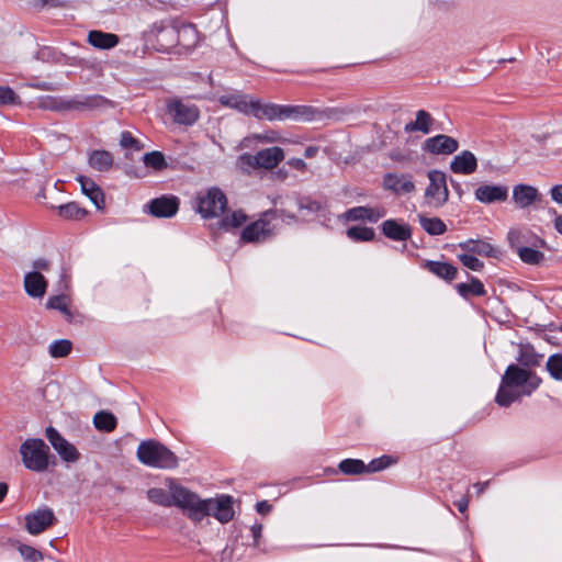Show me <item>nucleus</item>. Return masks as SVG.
I'll return each instance as SVG.
<instances>
[{
  "label": "nucleus",
  "instance_id": "f257e3e1",
  "mask_svg": "<svg viewBox=\"0 0 562 562\" xmlns=\"http://www.w3.org/2000/svg\"><path fill=\"white\" fill-rule=\"evenodd\" d=\"M541 383V379L532 371L516 364L507 367L495 401L499 406L507 407L522 395H530Z\"/></svg>",
  "mask_w": 562,
  "mask_h": 562
},
{
  "label": "nucleus",
  "instance_id": "f03ea898",
  "mask_svg": "<svg viewBox=\"0 0 562 562\" xmlns=\"http://www.w3.org/2000/svg\"><path fill=\"white\" fill-rule=\"evenodd\" d=\"M192 507L189 518L193 521H201L205 516H213L220 522L226 524L234 517L233 498L222 495L217 498L201 499L193 493Z\"/></svg>",
  "mask_w": 562,
  "mask_h": 562
},
{
  "label": "nucleus",
  "instance_id": "7ed1b4c3",
  "mask_svg": "<svg viewBox=\"0 0 562 562\" xmlns=\"http://www.w3.org/2000/svg\"><path fill=\"white\" fill-rule=\"evenodd\" d=\"M168 490L153 487L147 491V498L159 506H177L189 517L190 507H192L193 492L178 484L173 479L168 477L165 481Z\"/></svg>",
  "mask_w": 562,
  "mask_h": 562
},
{
  "label": "nucleus",
  "instance_id": "20e7f679",
  "mask_svg": "<svg viewBox=\"0 0 562 562\" xmlns=\"http://www.w3.org/2000/svg\"><path fill=\"white\" fill-rule=\"evenodd\" d=\"M137 458L140 463L156 469L171 470L178 467L177 456L156 440H145L138 445Z\"/></svg>",
  "mask_w": 562,
  "mask_h": 562
},
{
  "label": "nucleus",
  "instance_id": "39448f33",
  "mask_svg": "<svg viewBox=\"0 0 562 562\" xmlns=\"http://www.w3.org/2000/svg\"><path fill=\"white\" fill-rule=\"evenodd\" d=\"M23 465L33 472L42 473L49 468V447L40 438H29L20 446Z\"/></svg>",
  "mask_w": 562,
  "mask_h": 562
},
{
  "label": "nucleus",
  "instance_id": "423d86ee",
  "mask_svg": "<svg viewBox=\"0 0 562 562\" xmlns=\"http://www.w3.org/2000/svg\"><path fill=\"white\" fill-rule=\"evenodd\" d=\"M284 159V151L281 147H269L257 151L255 155L243 154L237 159L238 168L244 172L254 169H274Z\"/></svg>",
  "mask_w": 562,
  "mask_h": 562
},
{
  "label": "nucleus",
  "instance_id": "0eeeda50",
  "mask_svg": "<svg viewBox=\"0 0 562 562\" xmlns=\"http://www.w3.org/2000/svg\"><path fill=\"white\" fill-rule=\"evenodd\" d=\"M105 102L101 95H77L69 99L45 97L40 100V106L54 111H82L99 108Z\"/></svg>",
  "mask_w": 562,
  "mask_h": 562
},
{
  "label": "nucleus",
  "instance_id": "6e6552de",
  "mask_svg": "<svg viewBox=\"0 0 562 562\" xmlns=\"http://www.w3.org/2000/svg\"><path fill=\"white\" fill-rule=\"evenodd\" d=\"M220 103L245 115H251L258 120H268L269 103H262L251 95L243 93L224 94L220 97Z\"/></svg>",
  "mask_w": 562,
  "mask_h": 562
},
{
  "label": "nucleus",
  "instance_id": "1a4fd4ad",
  "mask_svg": "<svg viewBox=\"0 0 562 562\" xmlns=\"http://www.w3.org/2000/svg\"><path fill=\"white\" fill-rule=\"evenodd\" d=\"M427 178L429 183L424 193L425 204L434 209L442 207L449 200L446 173L432 169L427 172Z\"/></svg>",
  "mask_w": 562,
  "mask_h": 562
},
{
  "label": "nucleus",
  "instance_id": "9d476101",
  "mask_svg": "<svg viewBox=\"0 0 562 562\" xmlns=\"http://www.w3.org/2000/svg\"><path fill=\"white\" fill-rule=\"evenodd\" d=\"M318 110L311 105H281L269 103L268 121L292 120L296 122H311L318 115Z\"/></svg>",
  "mask_w": 562,
  "mask_h": 562
},
{
  "label": "nucleus",
  "instance_id": "9b49d317",
  "mask_svg": "<svg viewBox=\"0 0 562 562\" xmlns=\"http://www.w3.org/2000/svg\"><path fill=\"white\" fill-rule=\"evenodd\" d=\"M227 205V199L224 192L214 187L204 193L196 195V211L204 218L218 217Z\"/></svg>",
  "mask_w": 562,
  "mask_h": 562
},
{
  "label": "nucleus",
  "instance_id": "f8f14e48",
  "mask_svg": "<svg viewBox=\"0 0 562 562\" xmlns=\"http://www.w3.org/2000/svg\"><path fill=\"white\" fill-rule=\"evenodd\" d=\"M25 529L32 536H37L57 524L54 510L47 506L38 507L24 517Z\"/></svg>",
  "mask_w": 562,
  "mask_h": 562
},
{
  "label": "nucleus",
  "instance_id": "ddd939ff",
  "mask_svg": "<svg viewBox=\"0 0 562 562\" xmlns=\"http://www.w3.org/2000/svg\"><path fill=\"white\" fill-rule=\"evenodd\" d=\"M45 436L65 462L74 463L80 459V453L77 448L66 440L56 428L52 426L47 427Z\"/></svg>",
  "mask_w": 562,
  "mask_h": 562
},
{
  "label": "nucleus",
  "instance_id": "4468645a",
  "mask_svg": "<svg viewBox=\"0 0 562 562\" xmlns=\"http://www.w3.org/2000/svg\"><path fill=\"white\" fill-rule=\"evenodd\" d=\"M144 210L155 217L169 218L178 212L179 199L173 195H161L149 201Z\"/></svg>",
  "mask_w": 562,
  "mask_h": 562
},
{
  "label": "nucleus",
  "instance_id": "2eb2a0df",
  "mask_svg": "<svg viewBox=\"0 0 562 562\" xmlns=\"http://www.w3.org/2000/svg\"><path fill=\"white\" fill-rule=\"evenodd\" d=\"M383 188L396 195H406L416 191L411 173H386L383 178Z\"/></svg>",
  "mask_w": 562,
  "mask_h": 562
},
{
  "label": "nucleus",
  "instance_id": "dca6fc26",
  "mask_svg": "<svg viewBox=\"0 0 562 562\" xmlns=\"http://www.w3.org/2000/svg\"><path fill=\"white\" fill-rule=\"evenodd\" d=\"M168 112L178 124L192 125L199 119V109L180 100H173L168 103Z\"/></svg>",
  "mask_w": 562,
  "mask_h": 562
},
{
  "label": "nucleus",
  "instance_id": "f3484780",
  "mask_svg": "<svg viewBox=\"0 0 562 562\" xmlns=\"http://www.w3.org/2000/svg\"><path fill=\"white\" fill-rule=\"evenodd\" d=\"M508 187L505 184H481L474 191L475 200L484 204L505 202L508 198Z\"/></svg>",
  "mask_w": 562,
  "mask_h": 562
},
{
  "label": "nucleus",
  "instance_id": "a211bd4d",
  "mask_svg": "<svg viewBox=\"0 0 562 562\" xmlns=\"http://www.w3.org/2000/svg\"><path fill=\"white\" fill-rule=\"evenodd\" d=\"M386 215V209L382 205L376 206H356L347 210L344 217L347 221H367L376 223Z\"/></svg>",
  "mask_w": 562,
  "mask_h": 562
},
{
  "label": "nucleus",
  "instance_id": "6ab92c4d",
  "mask_svg": "<svg viewBox=\"0 0 562 562\" xmlns=\"http://www.w3.org/2000/svg\"><path fill=\"white\" fill-rule=\"evenodd\" d=\"M459 147V143L451 136L440 134L425 140L424 149L434 155H450Z\"/></svg>",
  "mask_w": 562,
  "mask_h": 562
},
{
  "label": "nucleus",
  "instance_id": "aec40b11",
  "mask_svg": "<svg viewBox=\"0 0 562 562\" xmlns=\"http://www.w3.org/2000/svg\"><path fill=\"white\" fill-rule=\"evenodd\" d=\"M383 235L395 241H406L412 237V228L403 220H386L381 224Z\"/></svg>",
  "mask_w": 562,
  "mask_h": 562
},
{
  "label": "nucleus",
  "instance_id": "412c9836",
  "mask_svg": "<svg viewBox=\"0 0 562 562\" xmlns=\"http://www.w3.org/2000/svg\"><path fill=\"white\" fill-rule=\"evenodd\" d=\"M23 285L26 294L33 299H42L47 290V281L38 271L27 272Z\"/></svg>",
  "mask_w": 562,
  "mask_h": 562
},
{
  "label": "nucleus",
  "instance_id": "4be33fe9",
  "mask_svg": "<svg viewBox=\"0 0 562 562\" xmlns=\"http://www.w3.org/2000/svg\"><path fill=\"white\" fill-rule=\"evenodd\" d=\"M155 35L158 49L162 52H167L179 42V30L173 25H156Z\"/></svg>",
  "mask_w": 562,
  "mask_h": 562
},
{
  "label": "nucleus",
  "instance_id": "5701e85b",
  "mask_svg": "<svg viewBox=\"0 0 562 562\" xmlns=\"http://www.w3.org/2000/svg\"><path fill=\"white\" fill-rule=\"evenodd\" d=\"M477 168V159L470 150H463L456 155L450 162V169L454 173L471 175Z\"/></svg>",
  "mask_w": 562,
  "mask_h": 562
},
{
  "label": "nucleus",
  "instance_id": "b1692460",
  "mask_svg": "<svg viewBox=\"0 0 562 562\" xmlns=\"http://www.w3.org/2000/svg\"><path fill=\"white\" fill-rule=\"evenodd\" d=\"M458 247L465 252L483 257L496 258L498 250L485 239H468L459 243Z\"/></svg>",
  "mask_w": 562,
  "mask_h": 562
},
{
  "label": "nucleus",
  "instance_id": "393cba45",
  "mask_svg": "<svg viewBox=\"0 0 562 562\" xmlns=\"http://www.w3.org/2000/svg\"><path fill=\"white\" fill-rule=\"evenodd\" d=\"M538 190L528 184H517L513 189V200L520 209H526L539 200Z\"/></svg>",
  "mask_w": 562,
  "mask_h": 562
},
{
  "label": "nucleus",
  "instance_id": "a878e982",
  "mask_svg": "<svg viewBox=\"0 0 562 562\" xmlns=\"http://www.w3.org/2000/svg\"><path fill=\"white\" fill-rule=\"evenodd\" d=\"M77 181L80 183L82 193L90 199L97 209H103L104 194L101 188L93 180L85 176L77 177Z\"/></svg>",
  "mask_w": 562,
  "mask_h": 562
},
{
  "label": "nucleus",
  "instance_id": "bb28decb",
  "mask_svg": "<svg viewBox=\"0 0 562 562\" xmlns=\"http://www.w3.org/2000/svg\"><path fill=\"white\" fill-rule=\"evenodd\" d=\"M87 40L90 45L98 49H111L120 42L117 35L95 30L88 33Z\"/></svg>",
  "mask_w": 562,
  "mask_h": 562
},
{
  "label": "nucleus",
  "instance_id": "cd10ccee",
  "mask_svg": "<svg viewBox=\"0 0 562 562\" xmlns=\"http://www.w3.org/2000/svg\"><path fill=\"white\" fill-rule=\"evenodd\" d=\"M113 156L110 151L98 149L92 150L88 156L89 166L100 172L109 171L113 167Z\"/></svg>",
  "mask_w": 562,
  "mask_h": 562
},
{
  "label": "nucleus",
  "instance_id": "c85d7f7f",
  "mask_svg": "<svg viewBox=\"0 0 562 562\" xmlns=\"http://www.w3.org/2000/svg\"><path fill=\"white\" fill-rule=\"evenodd\" d=\"M434 124V119L425 110H418L416 112V119L415 121L408 122L404 131L406 133H414V132H422L423 134H428L431 131V126Z\"/></svg>",
  "mask_w": 562,
  "mask_h": 562
},
{
  "label": "nucleus",
  "instance_id": "c756f323",
  "mask_svg": "<svg viewBox=\"0 0 562 562\" xmlns=\"http://www.w3.org/2000/svg\"><path fill=\"white\" fill-rule=\"evenodd\" d=\"M269 223L263 220H258L247 225L243 233L241 238L245 241H259L266 238L269 233Z\"/></svg>",
  "mask_w": 562,
  "mask_h": 562
},
{
  "label": "nucleus",
  "instance_id": "7c9ffc66",
  "mask_svg": "<svg viewBox=\"0 0 562 562\" xmlns=\"http://www.w3.org/2000/svg\"><path fill=\"white\" fill-rule=\"evenodd\" d=\"M424 268L446 281H452L457 276V268L448 262L428 260Z\"/></svg>",
  "mask_w": 562,
  "mask_h": 562
},
{
  "label": "nucleus",
  "instance_id": "2f4dec72",
  "mask_svg": "<svg viewBox=\"0 0 562 562\" xmlns=\"http://www.w3.org/2000/svg\"><path fill=\"white\" fill-rule=\"evenodd\" d=\"M456 289L465 300H469L471 296H484L486 294L484 284L474 277L471 278L469 283H458Z\"/></svg>",
  "mask_w": 562,
  "mask_h": 562
},
{
  "label": "nucleus",
  "instance_id": "473e14b6",
  "mask_svg": "<svg viewBox=\"0 0 562 562\" xmlns=\"http://www.w3.org/2000/svg\"><path fill=\"white\" fill-rule=\"evenodd\" d=\"M93 425L100 431L111 432L116 428L117 420L112 413L100 411L93 416Z\"/></svg>",
  "mask_w": 562,
  "mask_h": 562
},
{
  "label": "nucleus",
  "instance_id": "72a5a7b5",
  "mask_svg": "<svg viewBox=\"0 0 562 562\" xmlns=\"http://www.w3.org/2000/svg\"><path fill=\"white\" fill-rule=\"evenodd\" d=\"M419 224L429 235H442L447 231V226L439 217L418 216Z\"/></svg>",
  "mask_w": 562,
  "mask_h": 562
},
{
  "label": "nucleus",
  "instance_id": "f704fd0d",
  "mask_svg": "<svg viewBox=\"0 0 562 562\" xmlns=\"http://www.w3.org/2000/svg\"><path fill=\"white\" fill-rule=\"evenodd\" d=\"M338 469L340 472L347 475H359L367 473L366 463L359 459H345L340 461Z\"/></svg>",
  "mask_w": 562,
  "mask_h": 562
},
{
  "label": "nucleus",
  "instance_id": "c9c22d12",
  "mask_svg": "<svg viewBox=\"0 0 562 562\" xmlns=\"http://www.w3.org/2000/svg\"><path fill=\"white\" fill-rule=\"evenodd\" d=\"M58 214L66 220H80L86 216L87 212L78 203L69 202L58 206Z\"/></svg>",
  "mask_w": 562,
  "mask_h": 562
},
{
  "label": "nucleus",
  "instance_id": "e433bc0d",
  "mask_svg": "<svg viewBox=\"0 0 562 562\" xmlns=\"http://www.w3.org/2000/svg\"><path fill=\"white\" fill-rule=\"evenodd\" d=\"M346 234L353 241H370L375 236L373 228L367 226H351Z\"/></svg>",
  "mask_w": 562,
  "mask_h": 562
},
{
  "label": "nucleus",
  "instance_id": "4c0bfd02",
  "mask_svg": "<svg viewBox=\"0 0 562 562\" xmlns=\"http://www.w3.org/2000/svg\"><path fill=\"white\" fill-rule=\"evenodd\" d=\"M247 221V215L241 211H235L229 215L224 216L220 224L225 231H231L240 227Z\"/></svg>",
  "mask_w": 562,
  "mask_h": 562
},
{
  "label": "nucleus",
  "instance_id": "58836bf2",
  "mask_svg": "<svg viewBox=\"0 0 562 562\" xmlns=\"http://www.w3.org/2000/svg\"><path fill=\"white\" fill-rule=\"evenodd\" d=\"M546 369L555 381H562V353L551 355L546 363Z\"/></svg>",
  "mask_w": 562,
  "mask_h": 562
},
{
  "label": "nucleus",
  "instance_id": "ea45409f",
  "mask_svg": "<svg viewBox=\"0 0 562 562\" xmlns=\"http://www.w3.org/2000/svg\"><path fill=\"white\" fill-rule=\"evenodd\" d=\"M517 254H518L519 258L525 263H528V265H538L544 258V255L541 251L533 249V248H529V247H518Z\"/></svg>",
  "mask_w": 562,
  "mask_h": 562
},
{
  "label": "nucleus",
  "instance_id": "a19ab883",
  "mask_svg": "<svg viewBox=\"0 0 562 562\" xmlns=\"http://www.w3.org/2000/svg\"><path fill=\"white\" fill-rule=\"evenodd\" d=\"M72 344L67 339L55 340L49 345L48 351L53 358H63L70 353Z\"/></svg>",
  "mask_w": 562,
  "mask_h": 562
},
{
  "label": "nucleus",
  "instance_id": "79ce46f5",
  "mask_svg": "<svg viewBox=\"0 0 562 562\" xmlns=\"http://www.w3.org/2000/svg\"><path fill=\"white\" fill-rule=\"evenodd\" d=\"M68 302H69L68 297L66 295L61 294V295L50 296L47 300L46 305L48 308L58 310L66 316L70 317L71 313L68 308Z\"/></svg>",
  "mask_w": 562,
  "mask_h": 562
},
{
  "label": "nucleus",
  "instance_id": "37998d69",
  "mask_svg": "<svg viewBox=\"0 0 562 562\" xmlns=\"http://www.w3.org/2000/svg\"><path fill=\"white\" fill-rule=\"evenodd\" d=\"M144 164L147 167L160 170L166 167L165 156L160 151L147 153L144 156Z\"/></svg>",
  "mask_w": 562,
  "mask_h": 562
},
{
  "label": "nucleus",
  "instance_id": "c03bdc74",
  "mask_svg": "<svg viewBox=\"0 0 562 562\" xmlns=\"http://www.w3.org/2000/svg\"><path fill=\"white\" fill-rule=\"evenodd\" d=\"M458 259L461 263L472 271H481L484 268V262L469 252L458 255Z\"/></svg>",
  "mask_w": 562,
  "mask_h": 562
},
{
  "label": "nucleus",
  "instance_id": "a18cd8bd",
  "mask_svg": "<svg viewBox=\"0 0 562 562\" xmlns=\"http://www.w3.org/2000/svg\"><path fill=\"white\" fill-rule=\"evenodd\" d=\"M20 554L30 562H40L43 560V554L35 548L26 544L19 547Z\"/></svg>",
  "mask_w": 562,
  "mask_h": 562
},
{
  "label": "nucleus",
  "instance_id": "49530a36",
  "mask_svg": "<svg viewBox=\"0 0 562 562\" xmlns=\"http://www.w3.org/2000/svg\"><path fill=\"white\" fill-rule=\"evenodd\" d=\"M391 464V458L387 456H383L378 459H373L367 465V473H374L386 469Z\"/></svg>",
  "mask_w": 562,
  "mask_h": 562
},
{
  "label": "nucleus",
  "instance_id": "de8ad7c7",
  "mask_svg": "<svg viewBox=\"0 0 562 562\" xmlns=\"http://www.w3.org/2000/svg\"><path fill=\"white\" fill-rule=\"evenodd\" d=\"M18 99L19 97L11 88L0 87V105L14 104Z\"/></svg>",
  "mask_w": 562,
  "mask_h": 562
},
{
  "label": "nucleus",
  "instance_id": "09e8293b",
  "mask_svg": "<svg viewBox=\"0 0 562 562\" xmlns=\"http://www.w3.org/2000/svg\"><path fill=\"white\" fill-rule=\"evenodd\" d=\"M120 145L123 148H136V149H139L138 140L136 138H134L133 135L130 132H127V131L122 132L121 139H120Z\"/></svg>",
  "mask_w": 562,
  "mask_h": 562
},
{
  "label": "nucleus",
  "instance_id": "8fccbe9b",
  "mask_svg": "<svg viewBox=\"0 0 562 562\" xmlns=\"http://www.w3.org/2000/svg\"><path fill=\"white\" fill-rule=\"evenodd\" d=\"M33 271H48L50 268V262L45 258H37L32 262Z\"/></svg>",
  "mask_w": 562,
  "mask_h": 562
},
{
  "label": "nucleus",
  "instance_id": "3c124183",
  "mask_svg": "<svg viewBox=\"0 0 562 562\" xmlns=\"http://www.w3.org/2000/svg\"><path fill=\"white\" fill-rule=\"evenodd\" d=\"M286 164L299 171H305L306 162L301 158H291L286 161Z\"/></svg>",
  "mask_w": 562,
  "mask_h": 562
},
{
  "label": "nucleus",
  "instance_id": "603ef678",
  "mask_svg": "<svg viewBox=\"0 0 562 562\" xmlns=\"http://www.w3.org/2000/svg\"><path fill=\"white\" fill-rule=\"evenodd\" d=\"M257 138L259 140L266 142V143H274L280 140V136L277 132H269L266 134L258 135Z\"/></svg>",
  "mask_w": 562,
  "mask_h": 562
},
{
  "label": "nucleus",
  "instance_id": "864d4df0",
  "mask_svg": "<svg viewBox=\"0 0 562 562\" xmlns=\"http://www.w3.org/2000/svg\"><path fill=\"white\" fill-rule=\"evenodd\" d=\"M551 198L554 202L562 204V184L554 186L551 189Z\"/></svg>",
  "mask_w": 562,
  "mask_h": 562
},
{
  "label": "nucleus",
  "instance_id": "5fc2aeb1",
  "mask_svg": "<svg viewBox=\"0 0 562 562\" xmlns=\"http://www.w3.org/2000/svg\"><path fill=\"white\" fill-rule=\"evenodd\" d=\"M250 530H251V535H252L255 544L257 546L258 544V540H259V538L261 537V533H262V525L255 524V525L251 526Z\"/></svg>",
  "mask_w": 562,
  "mask_h": 562
},
{
  "label": "nucleus",
  "instance_id": "6e6d98bb",
  "mask_svg": "<svg viewBox=\"0 0 562 562\" xmlns=\"http://www.w3.org/2000/svg\"><path fill=\"white\" fill-rule=\"evenodd\" d=\"M297 204L300 209H306L310 212H317L321 207L319 203L311 201L307 203H303L302 201H300Z\"/></svg>",
  "mask_w": 562,
  "mask_h": 562
},
{
  "label": "nucleus",
  "instance_id": "4d7b16f0",
  "mask_svg": "<svg viewBox=\"0 0 562 562\" xmlns=\"http://www.w3.org/2000/svg\"><path fill=\"white\" fill-rule=\"evenodd\" d=\"M36 5L40 8L59 7V5H63V3L60 0H36Z\"/></svg>",
  "mask_w": 562,
  "mask_h": 562
},
{
  "label": "nucleus",
  "instance_id": "13d9d810",
  "mask_svg": "<svg viewBox=\"0 0 562 562\" xmlns=\"http://www.w3.org/2000/svg\"><path fill=\"white\" fill-rule=\"evenodd\" d=\"M456 505L460 513H465L469 507V497L465 495L456 502Z\"/></svg>",
  "mask_w": 562,
  "mask_h": 562
},
{
  "label": "nucleus",
  "instance_id": "bf43d9fd",
  "mask_svg": "<svg viewBox=\"0 0 562 562\" xmlns=\"http://www.w3.org/2000/svg\"><path fill=\"white\" fill-rule=\"evenodd\" d=\"M256 509L259 514H267L271 509V505L267 501L257 503Z\"/></svg>",
  "mask_w": 562,
  "mask_h": 562
},
{
  "label": "nucleus",
  "instance_id": "052dcab7",
  "mask_svg": "<svg viewBox=\"0 0 562 562\" xmlns=\"http://www.w3.org/2000/svg\"><path fill=\"white\" fill-rule=\"evenodd\" d=\"M40 54L43 59L52 57L54 61H58V58L56 57L57 54L48 47L42 49Z\"/></svg>",
  "mask_w": 562,
  "mask_h": 562
},
{
  "label": "nucleus",
  "instance_id": "680f3d73",
  "mask_svg": "<svg viewBox=\"0 0 562 562\" xmlns=\"http://www.w3.org/2000/svg\"><path fill=\"white\" fill-rule=\"evenodd\" d=\"M518 237H519V231L510 229L508 232V240L512 246H515L516 241L518 240Z\"/></svg>",
  "mask_w": 562,
  "mask_h": 562
},
{
  "label": "nucleus",
  "instance_id": "e2e57ef3",
  "mask_svg": "<svg viewBox=\"0 0 562 562\" xmlns=\"http://www.w3.org/2000/svg\"><path fill=\"white\" fill-rule=\"evenodd\" d=\"M318 153V148L315 147V146H308L305 151H304V156L305 158H312L314 157L316 154Z\"/></svg>",
  "mask_w": 562,
  "mask_h": 562
},
{
  "label": "nucleus",
  "instance_id": "0e129e2a",
  "mask_svg": "<svg viewBox=\"0 0 562 562\" xmlns=\"http://www.w3.org/2000/svg\"><path fill=\"white\" fill-rule=\"evenodd\" d=\"M487 485H488V481L483 482V483H475L473 485V487L476 490L477 495H481V494L484 493V491L487 487Z\"/></svg>",
  "mask_w": 562,
  "mask_h": 562
},
{
  "label": "nucleus",
  "instance_id": "69168bd1",
  "mask_svg": "<svg viewBox=\"0 0 562 562\" xmlns=\"http://www.w3.org/2000/svg\"><path fill=\"white\" fill-rule=\"evenodd\" d=\"M554 227L560 234H562V215L555 217Z\"/></svg>",
  "mask_w": 562,
  "mask_h": 562
},
{
  "label": "nucleus",
  "instance_id": "338daca9",
  "mask_svg": "<svg viewBox=\"0 0 562 562\" xmlns=\"http://www.w3.org/2000/svg\"><path fill=\"white\" fill-rule=\"evenodd\" d=\"M8 493V485L5 483H0V502L5 497Z\"/></svg>",
  "mask_w": 562,
  "mask_h": 562
},
{
  "label": "nucleus",
  "instance_id": "774afa93",
  "mask_svg": "<svg viewBox=\"0 0 562 562\" xmlns=\"http://www.w3.org/2000/svg\"><path fill=\"white\" fill-rule=\"evenodd\" d=\"M33 87L41 89V90H50V85L47 82H41V83L34 85Z\"/></svg>",
  "mask_w": 562,
  "mask_h": 562
}]
</instances>
